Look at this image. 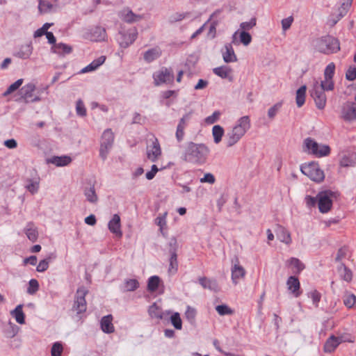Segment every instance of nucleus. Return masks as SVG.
<instances>
[{
	"label": "nucleus",
	"instance_id": "obj_1",
	"mask_svg": "<svg viewBox=\"0 0 356 356\" xmlns=\"http://www.w3.org/2000/svg\"><path fill=\"white\" fill-rule=\"evenodd\" d=\"M209 152L210 149L205 144L190 142L186 144L182 158L188 163L203 164Z\"/></svg>",
	"mask_w": 356,
	"mask_h": 356
},
{
	"label": "nucleus",
	"instance_id": "obj_2",
	"mask_svg": "<svg viewBox=\"0 0 356 356\" xmlns=\"http://www.w3.org/2000/svg\"><path fill=\"white\" fill-rule=\"evenodd\" d=\"M251 122L248 115L238 118L234 125L227 132L225 143L227 147L236 145L250 129Z\"/></svg>",
	"mask_w": 356,
	"mask_h": 356
},
{
	"label": "nucleus",
	"instance_id": "obj_3",
	"mask_svg": "<svg viewBox=\"0 0 356 356\" xmlns=\"http://www.w3.org/2000/svg\"><path fill=\"white\" fill-rule=\"evenodd\" d=\"M303 151L316 158H323L330 155L331 149L329 145L318 143L312 138H307L303 141Z\"/></svg>",
	"mask_w": 356,
	"mask_h": 356
},
{
	"label": "nucleus",
	"instance_id": "obj_4",
	"mask_svg": "<svg viewBox=\"0 0 356 356\" xmlns=\"http://www.w3.org/2000/svg\"><path fill=\"white\" fill-rule=\"evenodd\" d=\"M314 47L318 52L324 54H335L340 50L339 41L331 35H325L317 39Z\"/></svg>",
	"mask_w": 356,
	"mask_h": 356
},
{
	"label": "nucleus",
	"instance_id": "obj_5",
	"mask_svg": "<svg viewBox=\"0 0 356 356\" xmlns=\"http://www.w3.org/2000/svg\"><path fill=\"white\" fill-rule=\"evenodd\" d=\"M337 198V193L327 190L318 193V207L322 213L330 211L332 207L333 202Z\"/></svg>",
	"mask_w": 356,
	"mask_h": 356
},
{
	"label": "nucleus",
	"instance_id": "obj_6",
	"mask_svg": "<svg viewBox=\"0 0 356 356\" xmlns=\"http://www.w3.org/2000/svg\"><path fill=\"white\" fill-rule=\"evenodd\" d=\"M300 170L315 182H321L325 178L324 172L320 168L318 163L316 162L302 165Z\"/></svg>",
	"mask_w": 356,
	"mask_h": 356
},
{
	"label": "nucleus",
	"instance_id": "obj_7",
	"mask_svg": "<svg viewBox=\"0 0 356 356\" xmlns=\"http://www.w3.org/2000/svg\"><path fill=\"white\" fill-rule=\"evenodd\" d=\"M114 142V134L111 129L104 131L100 141L99 156L105 161L112 148Z\"/></svg>",
	"mask_w": 356,
	"mask_h": 356
},
{
	"label": "nucleus",
	"instance_id": "obj_8",
	"mask_svg": "<svg viewBox=\"0 0 356 356\" xmlns=\"http://www.w3.org/2000/svg\"><path fill=\"white\" fill-rule=\"evenodd\" d=\"M152 78L154 84L156 86H159L163 84H171L175 76L171 68L163 67L153 73Z\"/></svg>",
	"mask_w": 356,
	"mask_h": 356
},
{
	"label": "nucleus",
	"instance_id": "obj_9",
	"mask_svg": "<svg viewBox=\"0 0 356 356\" xmlns=\"http://www.w3.org/2000/svg\"><path fill=\"white\" fill-rule=\"evenodd\" d=\"M138 31L133 28L127 31H120L116 40L121 48H127L136 40Z\"/></svg>",
	"mask_w": 356,
	"mask_h": 356
},
{
	"label": "nucleus",
	"instance_id": "obj_10",
	"mask_svg": "<svg viewBox=\"0 0 356 356\" xmlns=\"http://www.w3.org/2000/svg\"><path fill=\"white\" fill-rule=\"evenodd\" d=\"M36 87L33 83L24 85L20 90L21 99L26 103L36 102L40 101V92L35 93Z\"/></svg>",
	"mask_w": 356,
	"mask_h": 356
},
{
	"label": "nucleus",
	"instance_id": "obj_11",
	"mask_svg": "<svg viewBox=\"0 0 356 356\" xmlns=\"http://www.w3.org/2000/svg\"><path fill=\"white\" fill-rule=\"evenodd\" d=\"M312 97L314 99L316 106L319 109H323L326 105V96L325 92L318 86V81H315L312 89L310 91Z\"/></svg>",
	"mask_w": 356,
	"mask_h": 356
},
{
	"label": "nucleus",
	"instance_id": "obj_12",
	"mask_svg": "<svg viewBox=\"0 0 356 356\" xmlns=\"http://www.w3.org/2000/svg\"><path fill=\"white\" fill-rule=\"evenodd\" d=\"M87 293L88 290L83 286L79 287L76 291L73 309L76 311L77 314L83 313L86 310L85 297Z\"/></svg>",
	"mask_w": 356,
	"mask_h": 356
},
{
	"label": "nucleus",
	"instance_id": "obj_13",
	"mask_svg": "<svg viewBox=\"0 0 356 356\" xmlns=\"http://www.w3.org/2000/svg\"><path fill=\"white\" fill-rule=\"evenodd\" d=\"M33 51L32 42H26L15 47L13 56L20 59L26 60L31 58Z\"/></svg>",
	"mask_w": 356,
	"mask_h": 356
},
{
	"label": "nucleus",
	"instance_id": "obj_14",
	"mask_svg": "<svg viewBox=\"0 0 356 356\" xmlns=\"http://www.w3.org/2000/svg\"><path fill=\"white\" fill-rule=\"evenodd\" d=\"M147 158L152 162H156L161 156V148L157 138H154L146 148Z\"/></svg>",
	"mask_w": 356,
	"mask_h": 356
},
{
	"label": "nucleus",
	"instance_id": "obj_15",
	"mask_svg": "<svg viewBox=\"0 0 356 356\" xmlns=\"http://www.w3.org/2000/svg\"><path fill=\"white\" fill-rule=\"evenodd\" d=\"M245 268L240 265L238 259L232 264L231 267V278L233 284L237 285L245 276Z\"/></svg>",
	"mask_w": 356,
	"mask_h": 356
},
{
	"label": "nucleus",
	"instance_id": "obj_16",
	"mask_svg": "<svg viewBox=\"0 0 356 356\" xmlns=\"http://www.w3.org/2000/svg\"><path fill=\"white\" fill-rule=\"evenodd\" d=\"M148 314L152 318L165 320L168 318L171 312L170 310L163 311L161 307L154 302L149 307Z\"/></svg>",
	"mask_w": 356,
	"mask_h": 356
},
{
	"label": "nucleus",
	"instance_id": "obj_17",
	"mask_svg": "<svg viewBox=\"0 0 356 356\" xmlns=\"http://www.w3.org/2000/svg\"><path fill=\"white\" fill-rule=\"evenodd\" d=\"M341 117L346 121H352L356 119V103L346 102L341 109Z\"/></svg>",
	"mask_w": 356,
	"mask_h": 356
},
{
	"label": "nucleus",
	"instance_id": "obj_18",
	"mask_svg": "<svg viewBox=\"0 0 356 356\" xmlns=\"http://www.w3.org/2000/svg\"><path fill=\"white\" fill-rule=\"evenodd\" d=\"M286 286L289 292L296 298L299 297L302 291H300V283L298 277L290 276L286 280Z\"/></svg>",
	"mask_w": 356,
	"mask_h": 356
},
{
	"label": "nucleus",
	"instance_id": "obj_19",
	"mask_svg": "<svg viewBox=\"0 0 356 356\" xmlns=\"http://www.w3.org/2000/svg\"><path fill=\"white\" fill-rule=\"evenodd\" d=\"M191 117V113H186L183 115V117L180 119L176 130L175 136L177 140L180 142L183 140L184 136V129L187 126L188 122L190 120Z\"/></svg>",
	"mask_w": 356,
	"mask_h": 356
},
{
	"label": "nucleus",
	"instance_id": "obj_20",
	"mask_svg": "<svg viewBox=\"0 0 356 356\" xmlns=\"http://www.w3.org/2000/svg\"><path fill=\"white\" fill-rule=\"evenodd\" d=\"M108 228L111 232L118 237L122 236L121 231L120 217L118 214H114L111 220L108 222Z\"/></svg>",
	"mask_w": 356,
	"mask_h": 356
},
{
	"label": "nucleus",
	"instance_id": "obj_21",
	"mask_svg": "<svg viewBox=\"0 0 356 356\" xmlns=\"http://www.w3.org/2000/svg\"><path fill=\"white\" fill-rule=\"evenodd\" d=\"M47 163L53 164L56 167H64L68 165L72 162V159L70 156L67 155L63 156H54L50 158H48L46 160Z\"/></svg>",
	"mask_w": 356,
	"mask_h": 356
},
{
	"label": "nucleus",
	"instance_id": "obj_22",
	"mask_svg": "<svg viewBox=\"0 0 356 356\" xmlns=\"http://www.w3.org/2000/svg\"><path fill=\"white\" fill-rule=\"evenodd\" d=\"M162 54V50L159 47H155L143 53V59L147 63H150L158 59Z\"/></svg>",
	"mask_w": 356,
	"mask_h": 356
},
{
	"label": "nucleus",
	"instance_id": "obj_23",
	"mask_svg": "<svg viewBox=\"0 0 356 356\" xmlns=\"http://www.w3.org/2000/svg\"><path fill=\"white\" fill-rule=\"evenodd\" d=\"M213 72L221 79H228L232 81V69L227 65H222L213 69Z\"/></svg>",
	"mask_w": 356,
	"mask_h": 356
},
{
	"label": "nucleus",
	"instance_id": "obj_24",
	"mask_svg": "<svg viewBox=\"0 0 356 356\" xmlns=\"http://www.w3.org/2000/svg\"><path fill=\"white\" fill-rule=\"evenodd\" d=\"M106 60V56H101L97 59L92 60L89 65L82 68L79 74H86L97 70L104 63Z\"/></svg>",
	"mask_w": 356,
	"mask_h": 356
},
{
	"label": "nucleus",
	"instance_id": "obj_25",
	"mask_svg": "<svg viewBox=\"0 0 356 356\" xmlns=\"http://www.w3.org/2000/svg\"><path fill=\"white\" fill-rule=\"evenodd\" d=\"M223 60L227 63H234L237 61V57L232 44H226L222 50Z\"/></svg>",
	"mask_w": 356,
	"mask_h": 356
},
{
	"label": "nucleus",
	"instance_id": "obj_26",
	"mask_svg": "<svg viewBox=\"0 0 356 356\" xmlns=\"http://www.w3.org/2000/svg\"><path fill=\"white\" fill-rule=\"evenodd\" d=\"M120 18L128 23H134L140 21L142 19V16L136 15L129 8L122 10L120 13Z\"/></svg>",
	"mask_w": 356,
	"mask_h": 356
},
{
	"label": "nucleus",
	"instance_id": "obj_27",
	"mask_svg": "<svg viewBox=\"0 0 356 356\" xmlns=\"http://www.w3.org/2000/svg\"><path fill=\"white\" fill-rule=\"evenodd\" d=\"M341 343V339L340 338L332 335L325 341L323 350L325 353H331L334 351Z\"/></svg>",
	"mask_w": 356,
	"mask_h": 356
},
{
	"label": "nucleus",
	"instance_id": "obj_28",
	"mask_svg": "<svg viewBox=\"0 0 356 356\" xmlns=\"http://www.w3.org/2000/svg\"><path fill=\"white\" fill-rule=\"evenodd\" d=\"M106 38V33L104 28L96 26L91 30L90 39L95 42L104 41Z\"/></svg>",
	"mask_w": 356,
	"mask_h": 356
},
{
	"label": "nucleus",
	"instance_id": "obj_29",
	"mask_svg": "<svg viewBox=\"0 0 356 356\" xmlns=\"http://www.w3.org/2000/svg\"><path fill=\"white\" fill-rule=\"evenodd\" d=\"M276 235L277 238L286 245H290L292 243L290 232L284 227L278 226L276 230Z\"/></svg>",
	"mask_w": 356,
	"mask_h": 356
},
{
	"label": "nucleus",
	"instance_id": "obj_30",
	"mask_svg": "<svg viewBox=\"0 0 356 356\" xmlns=\"http://www.w3.org/2000/svg\"><path fill=\"white\" fill-rule=\"evenodd\" d=\"M113 317L111 315H107L101 319L100 325L102 331L105 333H112L114 332V326L112 323Z\"/></svg>",
	"mask_w": 356,
	"mask_h": 356
},
{
	"label": "nucleus",
	"instance_id": "obj_31",
	"mask_svg": "<svg viewBox=\"0 0 356 356\" xmlns=\"http://www.w3.org/2000/svg\"><path fill=\"white\" fill-rule=\"evenodd\" d=\"M200 284L204 288L211 291H218L219 290L218 282L214 279H209L205 277L199 279Z\"/></svg>",
	"mask_w": 356,
	"mask_h": 356
},
{
	"label": "nucleus",
	"instance_id": "obj_32",
	"mask_svg": "<svg viewBox=\"0 0 356 356\" xmlns=\"http://www.w3.org/2000/svg\"><path fill=\"white\" fill-rule=\"evenodd\" d=\"M24 232L27 236V238L32 242H35L37 241L38 237V232L37 227L35 225L29 222L26 224L24 227Z\"/></svg>",
	"mask_w": 356,
	"mask_h": 356
},
{
	"label": "nucleus",
	"instance_id": "obj_33",
	"mask_svg": "<svg viewBox=\"0 0 356 356\" xmlns=\"http://www.w3.org/2000/svg\"><path fill=\"white\" fill-rule=\"evenodd\" d=\"M140 284L136 279H126L120 289L123 292L134 291L139 287Z\"/></svg>",
	"mask_w": 356,
	"mask_h": 356
},
{
	"label": "nucleus",
	"instance_id": "obj_34",
	"mask_svg": "<svg viewBox=\"0 0 356 356\" xmlns=\"http://www.w3.org/2000/svg\"><path fill=\"white\" fill-rule=\"evenodd\" d=\"M23 305H18L13 310L10 312V315L15 319L19 324L25 323V314L22 310Z\"/></svg>",
	"mask_w": 356,
	"mask_h": 356
},
{
	"label": "nucleus",
	"instance_id": "obj_35",
	"mask_svg": "<svg viewBox=\"0 0 356 356\" xmlns=\"http://www.w3.org/2000/svg\"><path fill=\"white\" fill-rule=\"evenodd\" d=\"M84 195L89 202L93 204L97 202L98 197L95 191V184H90L89 187L85 188Z\"/></svg>",
	"mask_w": 356,
	"mask_h": 356
},
{
	"label": "nucleus",
	"instance_id": "obj_36",
	"mask_svg": "<svg viewBox=\"0 0 356 356\" xmlns=\"http://www.w3.org/2000/svg\"><path fill=\"white\" fill-rule=\"evenodd\" d=\"M38 9L41 13H47L56 10V6L48 0H39Z\"/></svg>",
	"mask_w": 356,
	"mask_h": 356
},
{
	"label": "nucleus",
	"instance_id": "obj_37",
	"mask_svg": "<svg viewBox=\"0 0 356 356\" xmlns=\"http://www.w3.org/2000/svg\"><path fill=\"white\" fill-rule=\"evenodd\" d=\"M40 186L39 179H28L26 180V184L25 185L26 189L29 191L31 194L38 193Z\"/></svg>",
	"mask_w": 356,
	"mask_h": 356
},
{
	"label": "nucleus",
	"instance_id": "obj_38",
	"mask_svg": "<svg viewBox=\"0 0 356 356\" xmlns=\"http://www.w3.org/2000/svg\"><path fill=\"white\" fill-rule=\"evenodd\" d=\"M161 280L160 277L157 275H153L149 277L147 280V290L150 292H155L160 284Z\"/></svg>",
	"mask_w": 356,
	"mask_h": 356
},
{
	"label": "nucleus",
	"instance_id": "obj_39",
	"mask_svg": "<svg viewBox=\"0 0 356 356\" xmlns=\"http://www.w3.org/2000/svg\"><path fill=\"white\" fill-rule=\"evenodd\" d=\"M225 134L224 129L220 125H214L212 128V136L213 137V142L218 144L221 140Z\"/></svg>",
	"mask_w": 356,
	"mask_h": 356
},
{
	"label": "nucleus",
	"instance_id": "obj_40",
	"mask_svg": "<svg viewBox=\"0 0 356 356\" xmlns=\"http://www.w3.org/2000/svg\"><path fill=\"white\" fill-rule=\"evenodd\" d=\"M307 87L306 86H302L297 91H296V101L298 107H301L305 102V94H306Z\"/></svg>",
	"mask_w": 356,
	"mask_h": 356
},
{
	"label": "nucleus",
	"instance_id": "obj_41",
	"mask_svg": "<svg viewBox=\"0 0 356 356\" xmlns=\"http://www.w3.org/2000/svg\"><path fill=\"white\" fill-rule=\"evenodd\" d=\"M170 317V323L177 330H181L182 328V321L180 317V314L178 312H171Z\"/></svg>",
	"mask_w": 356,
	"mask_h": 356
},
{
	"label": "nucleus",
	"instance_id": "obj_42",
	"mask_svg": "<svg viewBox=\"0 0 356 356\" xmlns=\"http://www.w3.org/2000/svg\"><path fill=\"white\" fill-rule=\"evenodd\" d=\"M339 272L340 273L341 277L343 280H345L346 282H350L352 280V277H353L352 272L343 264H341L339 267Z\"/></svg>",
	"mask_w": 356,
	"mask_h": 356
},
{
	"label": "nucleus",
	"instance_id": "obj_43",
	"mask_svg": "<svg viewBox=\"0 0 356 356\" xmlns=\"http://www.w3.org/2000/svg\"><path fill=\"white\" fill-rule=\"evenodd\" d=\"M72 50L70 45L64 43H58L54 46V52L58 54H68Z\"/></svg>",
	"mask_w": 356,
	"mask_h": 356
},
{
	"label": "nucleus",
	"instance_id": "obj_44",
	"mask_svg": "<svg viewBox=\"0 0 356 356\" xmlns=\"http://www.w3.org/2000/svg\"><path fill=\"white\" fill-rule=\"evenodd\" d=\"M216 310L220 316L232 315L234 312L232 309L225 304L217 305Z\"/></svg>",
	"mask_w": 356,
	"mask_h": 356
},
{
	"label": "nucleus",
	"instance_id": "obj_45",
	"mask_svg": "<svg viewBox=\"0 0 356 356\" xmlns=\"http://www.w3.org/2000/svg\"><path fill=\"white\" fill-rule=\"evenodd\" d=\"M23 82H24L23 79H19L17 80L15 82L12 83L7 88V90L3 93V96L6 97V96L9 95L10 94L16 91L22 85Z\"/></svg>",
	"mask_w": 356,
	"mask_h": 356
},
{
	"label": "nucleus",
	"instance_id": "obj_46",
	"mask_svg": "<svg viewBox=\"0 0 356 356\" xmlns=\"http://www.w3.org/2000/svg\"><path fill=\"white\" fill-rule=\"evenodd\" d=\"M353 0H343L341 6L338 9L340 17H344L349 10Z\"/></svg>",
	"mask_w": 356,
	"mask_h": 356
},
{
	"label": "nucleus",
	"instance_id": "obj_47",
	"mask_svg": "<svg viewBox=\"0 0 356 356\" xmlns=\"http://www.w3.org/2000/svg\"><path fill=\"white\" fill-rule=\"evenodd\" d=\"M178 270L177 254V253L170 254V264L168 271L170 273H175Z\"/></svg>",
	"mask_w": 356,
	"mask_h": 356
},
{
	"label": "nucleus",
	"instance_id": "obj_48",
	"mask_svg": "<svg viewBox=\"0 0 356 356\" xmlns=\"http://www.w3.org/2000/svg\"><path fill=\"white\" fill-rule=\"evenodd\" d=\"M343 301L347 307L351 308L356 303V296L353 293H346L343 296Z\"/></svg>",
	"mask_w": 356,
	"mask_h": 356
},
{
	"label": "nucleus",
	"instance_id": "obj_49",
	"mask_svg": "<svg viewBox=\"0 0 356 356\" xmlns=\"http://www.w3.org/2000/svg\"><path fill=\"white\" fill-rule=\"evenodd\" d=\"M318 86H320L324 92L332 90L334 89L332 79H329L328 78H324L323 81L320 83H318Z\"/></svg>",
	"mask_w": 356,
	"mask_h": 356
},
{
	"label": "nucleus",
	"instance_id": "obj_50",
	"mask_svg": "<svg viewBox=\"0 0 356 356\" xmlns=\"http://www.w3.org/2000/svg\"><path fill=\"white\" fill-rule=\"evenodd\" d=\"M19 327L12 322L8 323V327L6 330L5 333L7 337H14L19 332Z\"/></svg>",
	"mask_w": 356,
	"mask_h": 356
},
{
	"label": "nucleus",
	"instance_id": "obj_51",
	"mask_svg": "<svg viewBox=\"0 0 356 356\" xmlns=\"http://www.w3.org/2000/svg\"><path fill=\"white\" fill-rule=\"evenodd\" d=\"M252 41V36L250 33L244 31H239V43H242L245 46H248Z\"/></svg>",
	"mask_w": 356,
	"mask_h": 356
},
{
	"label": "nucleus",
	"instance_id": "obj_52",
	"mask_svg": "<svg viewBox=\"0 0 356 356\" xmlns=\"http://www.w3.org/2000/svg\"><path fill=\"white\" fill-rule=\"evenodd\" d=\"M288 264L293 266L298 273L301 272L305 268L304 264L298 259L295 257H291L289 259Z\"/></svg>",
	"mask_w": 356,
	"mask_h": 356
},
{
	"label": "nucleus",
	"instance_id": "obj_53",
	"mask_svg": "<svg viewBox=\"0 0 356 356\" xmlns=\"http://www.w3.org/2000/svg\"><path fill=\"white\" fill-rule=\"evenodd\" d=\"M307 296H308V297L309 298L312 299L313 305L316 307H318V303H319V302L321 300V293L318 291H316V290H313V291L309 292Z\"/></svg>",
	"mask_w": 356,
	"mask_h": 356
},
{
	"label": "nucleus",
	"instance_id": "obj_54",
	"mask_svg": "<svg viewBox=\"0 0 356 356\" xmlns=\"http://www.w3.org/2000/svg\"><path fill=\"white\" fill-rule=\"evenodd\" d=\"M53 25L52 23H45L43 24V26L37 29L34 33H33V37L34 38H39V37H41L43 35H46L47 33H48L49 31H47V30Z\"/></svg>",
	"mask_w": 356,
	"mask_h": 356
},
{
	"label": "nucleus",
	"instance_id": "obj_55",
	"mask_svg": "<svg viewBox=\"0 0 356 356\" xmlns=\"http://www.w3.org/2000/svg\"><path fill=\"white\" fill-rule=\"evenodd\" d=\"M76 112L79 116L84 117L86 115V109L81 99H79L76 103Z\"/></svg>",
	"mask_w": 356,
	"mask_h": 356
},
{
	"label": "nucleus",
	"instance_id": "obj_56",
	"mask_svg": "<svg viewBox=\"0 0 356 356\" xmlns=\"http://www.w3.org/2000/svg\"><path fill=\"white\" fill-rule=\"evenodd\" d=\"M167 214H168L167 212H165L162 214H159V216H157V218L155 220V222L160 227L161 231H162V229L166 225Z\"/></svg>",
	"mask_w": 356,
	"mask_h": 356
},
{
	"label": "nucleus",
	"instance_id": "obj_57",
	"mask_svg": "<svg viewBox=\"0 0 356 356\" xmlns=\"http://www.w3.org/2000/svg\"><path fill=\"white\" fill-rule=\"evenodd\" d=\"M335 71V65L334 63H329L324 71V78L332 79Z\"/></svg>",
	"mask_w": 356,
	"mask_h": 356
},
{
	"label": "nucleus",
	"instance_id": "obj_58",
	"mask_svg": "<svg viewBox=\"0 0 356 356\" xmlns=\"http://www.w3.org/2000/svg\"><path fill=\"white\" fill-rule=\"evenodd\" d=\"M340 165L342 167L355 166L356 160L353 159L348 156H344L340 161Z\"/></svg>",
	"mask_w": 356,
	"mask_h": 356
},
{
	"label": "nucleus",
	"instance_id": "obj_59",
	"mask_svg": "<svg viewBox=\"0 0 356 356\" xmlns=\"http://www.w3.org/2000/svg\"><path fill=\"white\" fill-rule=\"evenodd\" d=\"M220 115L221 113L219 111H216L212 113V115L205 118V122L207 124H214L219 120Z\"/></svg>",
	"mask_w": 356,
	"mask_h": 356
},
{
	"label": "nucleus",
	"instance_id": "obj_60",
	"mask_svg": "<svg viewBox=\"0 0 356 356\" xmlns=\"http://www.w3.org/2000/svg\"><path fill=\"white\" fill-rule=\"evenodd\" d=\"M256 25V19L252 18L249 22H244L240 24L241 31H248Z\"/></svg>",
	"mask_w": 356,
	"mask_h": 356
},
{
	"label": "nucleus",
	"instance_id": "obj_61",
	"mask_svg": "<svg viewBox=\"0 0 356 356\" xmlns=\"http://www.w3.org/2000/svg\"><path fill=\"white\" fill-rule=\"evenodd\" d=\"M63 349V346L60 342L54 343L51 350V356H61Z\"/></svg>",
	"mask_w": 356,
	"mask_h": 356
},
{
	"label": "nucleus",
	"instance_id": "obj_62",
	"mask_svg": "<svg viewBox=\"0 0 356 356\" xmlns=\"http://www.w3.org/2000/svg\"><path fill=\"white\" fill-rule=\"evenodd\" d=\"M39 289L38 282L35 279H31L29 282V287L27 293L29 294H34Z\"/></svg>",
	"mask_w": 356,
	"mask_h": 356
},
{
	"label": "nucleus",
	"instance_id": "obj_63",
	"mask_svg": "<svg viewBox=\"0 0 356 356\" xmlns=\"http://www.w3.org/2000/svg\"><path fill=\"white\" fill-rule=\"evenodd\" d=\"M168 245L170 254L177 253L178 243L177 239L175 237L170 238Z\"/></svg>",
	"mask_w": 356,
	"mask_h": 356
},
{
	"label": "nucleus",
	"instance_id": "obj_64",
	"mask_svg": "<svg viewBox=\"0 0 356 356\" xmlns=\"http://www.w3.org/2000/svg\"><path fill=\"white\" fill-rule=\"evenodd\" d=\"M185 316L190 323H193L196 316L195 309L191 307H188L185 313Z\"/></svg>",
	"mask_w": 356,
	"mask_h": 356
}]
</instances>
